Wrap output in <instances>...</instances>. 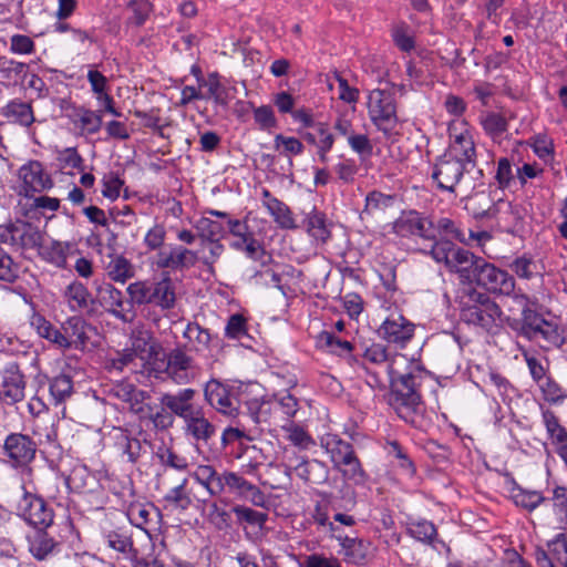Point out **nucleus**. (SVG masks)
Masks as SVG:
<instances>
[{
  "mask_svg": "<svg viewBox=\"0 0 567 567\" xmlns=\"http://www.w3.org/2000/svg\"><path fill=\"white\" fill-rule=\"evenodd\" d=\"M245 406L247 414L261 430L274 426V421L278 420L272 415L271 396L254 398L246 400Z\"/></svg>",
  "mask_w": 567,
  "mask_h": 567,
  "instance_id": "obj_33",
  "label": "nucleus"
},
{
  "mask_svg": "<svg viewBox=\"0 0 567 567\" xmlns=\"http://www.w3.org/2000/svg\"><path fill=\"white\" fill-rule=\"evenodd\" d=\"M544 505L550 507L554 515L548 524L554 525L556 528L564 529L567 526V488L557 486L553 491L551 499L546 498Z\"/></svg>",
  "mask_w": 567,
  "mask_h": 567,
  "instance_id": "obj_39",
  "label": "nucleus"
},
{
  "mask_svg": "<svg viewBox=\"0 0 567 567\" xmlns=\"http://www.w3.org/2000/svg\"><path fill=\"white\" fill-rule=\"evenodd\" d=\"M104 265V271L111 281L124 285L135 277V266L125 256L114 254L109 256Z\"/></svg>",
  "mask_w": 567,
  "mask_h": 567,
  "instance_id": "obj_36",
  "label": "nucleus"
},
{
  "mask_svg": "<svg viewBox=\"0 0 567 567\" xmlns=\"http://www.w3.org/2000/svg\"><path fill=\"white\" fill-rule=\"evenodd\" d=\"M142 408L143 413H135L141 421H151L157 430H166L173 426L175 421L174 415L172 411L167 410L163 405L154 409L146 400L143 402Z\"/></svg>",
  "mask_w": 567,
  "mask_h": 567,
  "instance_id": "obj_42",
  "label": "nucleus"
},
{
  "mask_svg": "<svg viewBox=\"0 0 567 567\" xmlns=\"http://www.w3.org/2000/svg\"><path fill=\"white\" fill-rule=\"evenodd\" d=\"M509 268L516 276L527 280L538 274L536 260L528 255H522L513 259L509 264Z\"/></svg>",
  "mask_w": 567,
  "mask_h": 567,
  "instance_id": "obj_59",
  "label": "nucleus"
},
{
  "mask_svg": "<svg viewBox=\"0 0 567 567\" xmlns=\"http://www.w3.org/2000/svg\"><path fill=\"white\" fill-rule=\"evenodd\" d=\"M62 297L72 312L89 313L94 310L95 300L87 287L74 279L63 290Z\"/></svg>",
  "mask_w": 567,
  "mask_h": 567,
  "instance_id": "obj_25",
  "label": "nucleus"
},
{
  "mask_svg": "<svg viewBox=\"0 0 567 567\" xmlns=\"http://www.w3.org/2000/svg\"><path fill=\"white\" fill-rule=\"evenodd\" d=\"M347 143L350 150L357 154L361 161L370 158L373 154V143L365 133L355 132L350 136Z\"/></svg>",
  "mask_w": 567,
  "mask_h": 567,
  "instance_id": "obj_57",
  "label": "nucleus"
},
{
  "mask_svg": "<svg viewBox=\"0 0 567 567\" xmlns=\"http://www.w3.org/2000/svg\"><path fill=\"white\" fill-rule=\"evenodd\" d=\"M340 546L339 555L348 565L358 567L368 566L374 558L377 548L372 542L361 537H351L343 532L336 535L334 538Z\"/></svg>",
  "mask_w": 567,
  "mask_h": 567,
  "instance_id": "obj_11",
  "label": "nucleus"
},
{
  "mask_svg": "<svg viewBox=\"0 0 567 567\" xmlns=\"http://www.w3.org/2000/svg\"><path fill=\"white\" fill-rule=\"evenodd\" d=\"M271 400L272 415L278 417V420L274 421V427H279L292 421L299 410L297 399L292 394L286 392L272 395Z\"/></svg>",
  "mask_w": 567,
  "mask_h": 567,
  "instance_id": "obj_37",
  "label": "nucleus"
},
{
  "mask_svg": "<svg viewBox=\"0 0 567 567\" xmlns=\"http://www.w3.org/2000/svg\"><path fill=\"white\" fill-rule=\"evenodd\" d=\"M161 310H171L176 305V287L168 272H164L152 286V303Z\"/></svg>",
  "mask_w": 567,
  "mask_h": 567,
  "instance_id": "obj_34",
  "label": "nucleus"
},
{
  "mask_svg": "<svg viewBox=\"0 0 567 567\" xmlns=\"http://www.w3.org/2000/svg\"><path fill=\"white\" fill-rule=\"evenodd\" d=\"M318 343L332 354L344 359L350 365L354 367L358 359L352 354L353 344L350 341L336 337L332 332L322 331L318 337Z\"/></svg>",
  "mask_w": 567,
  "mask_h": 567,
  "instance_id": "obj_38",
  "label": "nucleus"
},
{
  "mask_svg": "<svg viewBox=\"0 0 567 567\" xmlns=\"http://www.w3.org/2000/svg\"><path fill=\"white\" fill-rule=\"evenodd\" d=\"M514 503L528 512L546 503V497L538 491L518 488L513 493Z\"/></svg>",
  "mask_w": 567,
  "mask_h": 567,
  "instance_id": "obj_56",
  "label": "nucleus"
},
{
  "mask_svg": "<svg viewBox=\"0 0 567 567\" xmlns=\"http://www.w3.org/2000/svg\"><path fill=\"white\" fill-rule=\"evenodd\" d=\"M49 391L54 405L64 403L73 394V381L70 375L59 374L49 382Z\"/></svg>",
  "mask_w": 567,
  "mask_h": 567,
  "instance_id": "obj_48",
  "label": "nucleus"
},
{
  "mask_svg": "<svg viewBox=\"0 0 567 567\" xmlns=\"http://www.w3.org/2000/svg\"><path fill=\"white\" fill-rule=\"evenodd\" d=\"M183 337L188 340L190 350L195 352H200L208 349L210 343L209 331L196 322L187 323L183 332Z\"/></svg>",
  "mask_w": 567,
  "mask_h": 567,
  "instance_id": "obj_49",
  "label": "nucleus"
},
{
  "mask_svg": "<svg viewBox=\"0 0 567 567\" xmlns=\"http://www.w3.org/2000/svg\"><path fill=\"white\" fill-rule=\"evenodd\" d=\"M395 204V196L380 190H371L367 194L364 207L360 213L361 220H368L383 215Z\"/></svg>",
  "mask_w": 567,
  "mask_h": 567,
  "instance_id": "obj_35",
  "label": "nucleus"
},
{
  "mask_svg": "<svg viewBox=\"0 0 567 567\" xmlns=\"http://www.w3.org/2000/svg\"><path fill=\"white\" fill-rule=\"evenodd\" d=\"M188 480L184 477L178 485L171 488L164 496V501L171 506L181 511H186L192 505V498L189 493L186 491Z\"/></svg>",
  "mask_w": 567,
  "mask_h": 567,
  "instance_id": "obj_54",
  "label": "nucleus"
},
{
  "mask_svg": "<svg viewBox=\"0 0 567 567\" xmlns=\"http://www.w3.org/2000/svg\"><path fill=\"white\" fill-rule=\"evenodd\" d=\"M97 298L105 311L117 320L130 323L135 319L136 313L131 309L130 301L125 300L123 292L112 284L100 286Z\"/></svg>",
  "mask_w": 567,
  "mask_h": 567,
  "instance_id": "obj_17",
  "label": "nucleus"
},
{
  "mask_svg": "<svg viewBox=\"0 0 567 567\" xmlns=\"http://www.w3.org/2000/svg\"><path fill=\"white\" fill-rule=\"evenodd\" d=\"M430 255L436 262H443L446 268L458 276L462 282L474 284L485 259L470 250L456 247L450 240L435 241Z\"/></svg>",
  "mask_w": 567,
  "mask_h": 567,
  "instance_id": "obj_3",
  "label": "nucleus"
},
{
  "mask_svg": "<svg viewBox=\"0 0 567 567\" xmlns=\"http://www.w3.org/2000/svg\"><path fill=\"white\" fill-rule=\"evenodd\" d=\"M197 235L205 241H216L225 235V227L221 223L213 220L207 216H203L194 224Z\"/></svg>",
  "mask_w": 567,
  "mask_h": 567,
  "instance_id": "obj_51",
  "label": "nucleus"
},
{
  "mask_svg": "<svg viewBox=\"0 0 567 567\" xmlns=\"http://www.w3.org/2000/svg\"><path fill=\"white\" fill-rule=\"evenodd\" d=\"M18 178L21 182V194L25 197H32L33 194L43 193L54 186L43 164L35 159L27 162L19 168Z\"/></svg>",
  "mask_w": 567,
  "mask_h": 567,
  "instance_id": "obj_13",
  "label": "nucleus"
},
{
  "mask_svg": "<svg viewBox=\"0 0 567 567\" xmlns=\"http://www.w3.org/2000/svg\"><path fill=\"white\" fill-rule=\"evenodd\" d=\"M2 114L23 126H30L34 122L31 105L20 100L10 101L2 109Z\"/></svg>",
  "mask_w": 567,
  "mask_h": 567,
  "instance_id": "obj_47",
  "label": "nucleus"
},
{
  "mask_svg": "<svg viewBox=\"0 0 567 567\" xmlns=\"http://www.w3.org/2000/svg\"><path fill=\"white\" fill-rule=\"evenodd\" d=\"M226 489L240 498L249 501L255 506L266 507L267 505V497L264 492L236 472H223V493Z\"/></svg>",
  "mask_w": 567,
  "mask_h": 567,
  "instance_id": "obj_19",
  "label": "nucleus"
},
{
  "mask_svg": "<svg viewBox=\"0 0 567 567\" xmlns=\"http://www.w3.org/2000/svg\"><path fill=\"white\" fill-rule=\"evenodd\" d=\"M279 427L287 433V439L295 446L307 449L312 443L310 435L303 430V427L296 424L293 421H290Z\"/></svg>",
  "mask_w": 567,
  "mask_h": 567,
  "instance_id": "obj_63",
  "label": "nucleus"
},
{
  "mask_svg": "<svg viewBox=\"0 0 567 567\" xmlns=\"http://www.w3.org/2000/svg\"><path fill=\"white\" fill-rule=\"evenodd\" d=\"M470 171L462 162L444 153L433 165L432 178L440 189L454 193L455 186Z\"/></svg>",
  "mask_w": 567,
  "mask_h": 567,
  "instance_id": "obj_14",
  "label": "nucleus"
},
{
  "mask_svg": "<svg viewBox=\"0 0 567 567\" xmlns=\"http://www.w3.org/2000/svg\"><path fill=\"white\" fill-rule=\"evenodd\" d=\"M198 255L182 245L169 244L156 252L154 265L157 269L187 270L196 265Z\"/></svg>",
  "mask_w": 567,
  "mask_h": 567,
  "instance_id": "obj_15",
  "label": "nucleus"
},
{
  "mask_svg": "<svg viewBox=\"0 0 567 567\" xmlns=\"http://www.w3.org/2000/svg\"><path fill=\"white\" fill-rule=\"evenodd\" d=\"M37 443L23 433H10L2 446L3 460L14 468L28 466L35 457Z\"/></svg>",
  "mask_w": 567,
  "mask_h": 567,
  "instance_id": "obj_10",
  "label": "nucleus"
},
{
  "mask_svg": "<svg viewBox=\"0 0 567 567\" xmlns=\"http://www.w3.org/2000/svg\"><path fill=\"white\" fill-rule=\"evenodd\" d=\"M64 337L68 341L66 349L84 350L90 340V332L93 330L82 317L73 316L62 323Z\"/></svg>",
  "mask_w": 567,
  "mask_h": 567,
  "instance_id": "obj_27",
  "label": "nucleus"
},
{
  "mask_svg": "<svg viewBox=\"0 0 567 567\" xmlns=\"http://www.w3.org/2000/svg\"><path fill=\"white\" fill-rule=\"evenodd\" d=\"M476 285L493 293L509 296L515 290V279L507 271L497 268L495 265L484 261L481 266Z\"/></svg>",
  "mask_w": 567,
  "mask_h": 567,
  "instance_id": "obj_18",
  "label": "nucleus"
},
{
  "mask_svg": "<svg viewBox=\"0 0 567 567\" xmlns=\"http://www.w3.org/2000/svg\"><path fill=\"white\" fill-rule=\"evenodd\" d=\"M286 461L289 468H293L296 474L306 482L316 483L312 472L321 468L323 464L317 460H308L305 456H297L295 451H286Z\"/></svg>",
  "mask_w": 567,
  "mask_h": 567,
  "instance_id": "obj_43",
  "label": "nucleus"
},
{
  "mask_svg": "<svg viewBox=\"0 0 567 567\" xmlns=\"http://www.w3.org/2000/svg\"><path fill=\"white\" fill-rule=\"evenodd\" d=\"M117 450L127 457V461L135 463L142 453V443L138 439L132 437L127 431L120 429L115 435Z\"/></svg>",
  "mask_w": 567,
  "mask_h": 567,
  "instance_id": "obj_46",
  "label": "nucleus"
},
{
  "mask_svg": "<svg viewBox=\"0 0 567 567\" xmlns=\"http://www.w3.org/2000/svg\"><path fill=\"white\" fill-rule=\"evenodd\" d=\"M320 445L329 455L333 467L341 472L346 480L355 484L365 482V472L350 442L342 440L337 434L327 433L321 436Z\"/></svg>",
  "mask_w": 567,
  "mask_h": 567,
  "instance_id": "obj_5",
  "label": "nucleus"
},
{
  "mask_svg": "<svg viewBox=\"0 0 567 567\" xmlns=\"http://www.w3.org/2000/svg\"><path fill=\"white\" fill-rule=\"evenodd\" d=\"M199 87H205L203 100H213L216 105L227 109L231 100L230 90L220 82L217 72L209 73L204 78L202 73L197 76Z\"/></svg>",
  "mask_w": 567,
  "mask_h": 567,
  "instance_id": "obj_30",
  "label": "nucleus"
},
{
  "mask_svg": "<svg viewBox=\"0 0 567 567\" xmlns=\"http://www.w3.org/2000/svg\"><path fill=\"white\" fill-rule=\"evenodd\" d=\"M106 393L110 399L126 403L133 414L143 413V402L151 399L148 392L137 389L133 383L127 381L112 383L106 390Z\"/></svg>",
  "mask_w": 567,
  "mask_h": 567,
  "instance_id": "obj_23",
  "label": "nucleus"
},
{
  "mask_svg": "<svg viewBox=\"0 0 567 567\" xmlns=\"http://www.w3.org/2000/svg\"><path fill=\"white\" fill-rule=\"evenodd\" d=\"M379 336L390 343L404 346L414 333V324L402 315L392 313L378 329Z\"/></svg>",
  "mask_w": 567,
  "mask_h": 567,
  "instance_id": "obj_24",
  "label": "nucleus"
},
{
  "mask_svg": "<svg viewBox=\"0 0 567 567\" xmlns=\"http://www.w3.org/2000/svg\"><path fill=\"white\" fill-rule=\"evenodd\" d=\"M368 115L371 123L385 137L399 134L395 93L389 89H374L368 95Z\"/></svg>",
  "mask_w": 567,
  "mask_h": 567,
  "instance_id": "obj_6",
  "label": "nucleus"
},
{
  "mask_svg": "<svg viewBox=\"0 0 567 567\" xmlns=\"http://www.w3.org/2000/svg\"><path fill=\"white\" fill-rule=\"evenodd\" d=\"M56 161L62 169L73 168L84 171V159L75 147H66L58 151Z\"/></svg>",
  "mask_w": 567,
  "mask_h": 567,
  "instance_id": "obj_62",
  "label": "nucleus"
},
{
  "mask_svg": "<svg viewBox=\"0 0 567 567\" xmlns=\"http://www.w3.org/2000/svg\"><path fill=\"white\" fill-rule=\"evenodd\" d=\"M300 134L303 141L316 148L318 161L322 164H327L329 153L336 142V136L329 125L324 122H318V124L311 125L310 130L301 131Z\"/></svg>",
  "mask_w": 567,
  "mask_h": 567,
  "instance_id": "obj_20",
  "label": "nucleus"
},
{
  "mask_svg": "<svg viewBox=\"0 0 567 567\" xmlns=\"http://www.w3.org/2000/svg\"><path fill=\"white\" fill-rule=\"evenodd\" d=\"M93 482L94 476L90 473L86 466L74 467L66 478V484L78 492L90 487Z\"/></svg>",
  "mask_w": 567,
  "mask_h": 567,
  "instance_id": "obj_64",
  "label": "nucleus"
},
{
  "mask_svg": "<svg viewBox=\"0 0 567 567\" xmlns=\"http://www.w3.org/2000/svg\"><path fill=\"white\" fill-rule=\"evenodd\" d=\"M112 488L113 494L118 496L123 502V505L127 507V516L132 524L137 527H143V525L148 523L151 512L145 505L134 502L135 491L131 480L124 481V485L121 491H117L115 487Z\"/></svg>",
  "mask_w": 567,
  "mask_h": 567,
  "instance_id": "obj_26",
  "label": "nucleus"
},
{
  "mask_svg": "<svg viewBox=\"0 0 567 567\" xmlns=\"http://www.w3.org/2000/svg\"><path fill=\"white\" fill-rule=\"evenodd\" d=\"M109 371L124 372L126 369L132 373L141 371V363L136 359L135 350L128 348L117 351L113 357L106 360L105 364Z\"/></svg>",
  "mask_w": 567,
  "mask_h": 567,
  "instance_id": "obj_44",
  "label": "nucleus"
},
{
  "mask_svg": "<svg viewBox=\"0 0 567 567\" xmlns=\"http://www.w3.org/2000/svg\"><path fill=\"white\" fill-rule=\"evenodd\" d=\"M231 511L236 515L237 522L239 524L247 523L248 525L262 528L268 519V515L266 513L258 512L243 505H236Z\"/></svg>",
  "mask_w": 567,
  "mask_h": 567,
  "instance_id": "obj_58",
  "label": "nucleus"
},
{
  "mask_svg": "<svg viewBox=\"0 0 567 567\" xmlns=\"http://www.w3.org/2000/svg\"><path fill=\"white\" fill-rule=\"evenodd\" d=\"M70 121L81 136L96 134L103 124L102 111H93L85 106L74 107Z\"/></svg>",
  "mask_w": 567,
  "mask_h": 567,
  "instance_id": "obj_28",
  "label": "nucleus"
},
{
  "mask_svg": "<svg viewBox=\"0 0 567 567\" xmlns=\"http://www.w3.org/2000/svg\"><path fill=\"white\" fill-rule=\"evenodd\" d=\"M432 230L435 234V240H432L433 245L435 241L440 240H450L451 243L456 240L460 243H466L464 230L455 220L449 217H440L435 221L433 220Z\"/></svg>",
  "mask_w": 567,
  "mask_h": 567,
  "instance_id": "obj_41",
  "label": "nucleus"
},
{
  "mask_svg": "<svg viewBox=\"0 0 567 567\" xmlns=\"http://www.w3.org/2000/svg\"><path fill=\"white\" fill-rule=\"evenodd\" d=\"M48 528H39L27 536L28 549L37 560H45L56 550L59 543L48 532Z\"/></svg>",
  "mask_w": 567,
  "mask_h": 567,
  "instance_id": "obj_31",
  "label": "nucleus"
},
{
  "mask_svg": "<svg viewBox=\"0 0 567 567\" xmlns=\"http://www.w3.org/2000/svg\"><path fill=\"white\" fill-rule=\"evenodd\" d=\"M152 286L150 280H137L126 287L131 309L134 306H145L152 303Z\"/></svg>",
  "mask_w": 567,
  "mask_h": 567,
  "instance_id": "obj_50",
  "label": "nucleus"
},
{
  "mask_svg": "<svg viewBox=\"0 0 567 567\" xmlns=\"http://www.w3.org/2000/svg\"><path fill=\"white\" fill-rule=\"evenodd\" d=\"M17 514L34 529L49 528L54 522L53 509L41 496L28 492L24 487L17 504Z\"/></svg>",
  "mask_w": 567,
  "mask_h": 567,
  "instance_id": "obj_8",
  "label": "nucleus"
},
{
  "mask_svg": "<svg viewBox=\"0 0 567 567\" xmlns=\"http://www.w3.org/2000/svg\"><path fill=\"white\" fill-rule=\"evenodd\" d=\"M184 432L197 442H208L216 433L215 425L205 416L203 406L184 421Z\"/></svg>",
  "mask_w": 567,
  "mask_h": 567,
  "instance_id": "obj_29",
  "label": "nucleus"
},
{
  "mask_svg": "<svg viewBox=\"0 0 567 567\" xmlns=\"http://www.w3.org/2000/svg\"><path fill=\"white\" fill-rule=\"evenodd\" d=\"M371 380L372 388L382 385L384 379L390 382L388 402L400 419L415 424L422 413L420 389L426 379V372L396 351L382 343H372L362 352V362L357 363Z\"/></svg>",
  "mask_w": 567,
  "mask_h": 567,
  "instance_id": "obj_1",
  "label": "nucleus"
},
{
  "mask_svg": "<svg viewBox=\"0 0 567 567\" xmlns=\"http://www.w3.org/2000/svg\"><path fill=\"white\" fill-rule=\"evenodd\" d=\"M239 389L218 379H210L204 385V399L218 413L234 417L243 402Z\"/></svg>",
  "mask_w": 567,
  "mask_h": 567,
  "instance_id": "obj_7",
  "label": "nucleus"
},
{
  "mask_svg": "<svg viewBox=\"0 0 567 567\" xmlns=\"http://www.w3.org/2000/svg\"><path fill=\"white\" fill-rule=\"evenodd\" d=\"M251 279L256 285L264 287H275L284 292L280 274L272 267L266 266L265 262H262L261 269L257 270Z\"/></svg>",
  "mask_w": 567,
  "mask_h": 567,
  "instance_id": "obj_60",
  "label": "nucleus"
},
{
  "mask_svg": "<svg viewBox=\"0 0 567 567\" xmlns=\"http://www.w3.org/2000/svg\"><path fill=\"white\" fill-rule=\"evenodd\" d=\"M68 250V244L51 241L49 245L41 246V256L55 267L64 268L66 266Z\"/></svg>",
  "mask_w": 567,
  "mask_h": 567,
  "instance_id": "obj_53",
  "label": "nucleus"
},
{
  "mask_svg": "<svg viewBox=\"0 0 567 567\" xmlns=\"http://www.w3.org/2000/svg\"><path fill=\"white\" fill-rule=\"evenodd\" d=\"M261 195L262 206L267 209L268 214L274 218V221L280 228L293 229L297 227L292 212L284 202L272 196L267 188L262 189Z\"/></svg>",
  "mask_w": 567,
  "mask_h": 567,
  "instance_id": "obj_32",
  "label": "nucleus"
},
{
  "mask_svg": "<svg viewBox=\"0 0 567 567\" xmlns=\"http://www.w3.org/2000/svg\"><path fill=\"white\" fill-rule=\"evenodd\" d=\"M481 124L485 133L493 140L502 137V135L508 130V122L506 117L495 112L482 114Z\"/></svg>",
  "mask_w": 567,
  "mask_h": 567,
  "instance_id": "obj_52",
  "label": "nucleus"
},
{
  "mask_svg": "<svg viewBox=\"0 0 567 567\" xmlns=\"http://www.w3.org/2000/svg\"><path fill=\"white\" fill-rule=\"evenodd\" d=\"M198 374L195 360L186 353L185 348L176 347L166 354V377L175 384L192 383Z\"/></svg>",
  "mask_w": 567,
  "mask_h": 567,
  "instance_id": "obj_12",
  "label": "nucleus"
},
{
  "mask_svg": "<svg viewBox=\"0 0 567 567\" xmlns=\"http://www.w3.org/2000/svg\"><path fill=\"white\" fill-rule=\"evenodd\" d=\"M306 229L315 240L326 244L331 237V223L324 213L313 208L306 217Z\"/></svg>",
  "mask_w": 567,
  "mask_h": 567,
  "instance_id": "obj_40",
  "label": "nucleus"
},
{
  "mask_svg": "<svg viewBox=\"0 0 567 567\" xmlns=\"http://www.w3.org/2000/svg\"><path fill=\"white\" fill-rule=\"evenodd\" d=\"M451 142L444 152L453 158L462 162L466 167L473 169L476 167V147L473 135L468 130H463L458 134H453L450 127Z\"/></svg>",
  "mask_w": 567,
  "mask_h": 567,
  "instance_id": "obj_22",
  "label": "nucleus"
},
{
  "mask_svg": "<svg viewBox=\"0 0 567 567\" xmlns=\"http://www.w3.org/2000/svg\"><path fill=\"white\" fill-rule=\"evenodd\" d=\"M227 226L229 234L236 238L230 244V247L235 250H243L244 244L248 240L249 237L254 236V233L250 231L247 223L240 219L229 218L227 220Z\"/></svg>",
  "mask_w": 567,
  "mask_h": 567,
  "instance_id": "obj_55",
  "label": "nucleus"
},
{
  "mask_svg": "<svg viewBox=\"0 0 567 567\" xmlns=\"http://www.w3.org/2000/svg\"><path fill=\"white\" fill-rule=\"evenodd\" d=\"M458 305L463 322L487 331L496 324L502 313L495 301L472 287L462 290Z\"/></svg>",
  "mask_w": 567,
  "mask_h": 567,
  "instance_id": "obj_4",
  "label": "nucleus"
},
{
  "mask_svg": "<svg viewBox=\"0 0 567 567\" xmlns=\"http://www.w3.org/2000/svg\"><path fill=\"white\" fill-rule=\"evenodd\" d=\"M0 400L8 404H16L25 398V377L16 362L8 363L0 372Z\"/></svg>",
  "mask_w": 567,
  "mask_h": 567,
  "instance_id": "obj_16",
  "label": "nucleus"
},
{
  "mask_svg": "<svg viewBox=\"0 0 567 567\" xmlns=\"http://www.w3.org/2000/svg\"><path fill=\"white\" fill-rule=\"evenodd\" d=\"M433 220L416 210H405L392 223V231L401 238L435 240Z\"/></svg>",
  "mask_w": 567,
  "mask_h": 567,
  "instance_id": "obj_9",
  "label": "nucleus"
},
{
  "mask_svg": "<svg viewBox=\"0 0 567 567\" xmlns=\"http://www.w3.org/2000/svg\"><path fill=\"white\" fill-rule=\"evenodd\" d=\"M522 306V320L519 332L529 340H543L550 346H559L563 342L558 322L549 312H544L542 307L527 296H517Z\"/></svg>",
  "mask_w": 567,
  "mask_h": 567,
  "instance_id": "obj_2",
  "label": "nucleus"
},
{
  "mask_svg": "<svg viewBox=\"0 0 567 567\" xmlns=\"http://www.w3.org/2000/svg\"><path fill=\"white\" fill-rule=\"evenodd\" d=\"M197 392L192 388H184L176 393H163L159 398V403L167 410L172 411L174 417L177 416L185 421L196 412V409L202 408L194 403Z\"/></svg>",
  "mask_w": 567,
  "mask_h": 567,
  "instance_id": "obj_21",
  "label": "nucleus"
},
{
  "mask_svg": "<svg viewBox=\"0 0 567 567\" xmlns=\"http://www.w3.org/2000/svg\"><path fill=\"white\" fill-rule=\"evenodd\" d=\"M166 229L162 224H154L145 234L143 244L150 251H159L165 247Z\"/></svg>",
  "mask_w": 567,
  "mask_h": 567,
  "instance_id": "obj_61",
  "label": "nucleus"
},
{
  "mask_svg": "<svg viewBox=\"0 0 567 567\" xmlns=\"http://www.w3.org/2000/svg\"><path fill=\"white\" fill-rule=\"evenodd\" d=\"M406 533L415 540L421 542L425 545H433L437 537V530L435 525L426 519L413 520L408 523Z\"/></svg>",
  "mask_w": 567,
  "mask_h": 567,
  "instance_id": "obj_45",
  "label": "nucleus"
}]
</instances>
